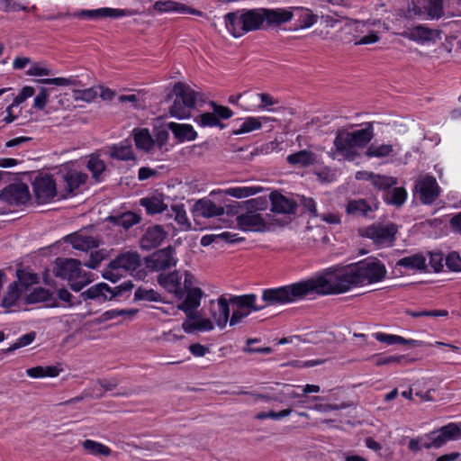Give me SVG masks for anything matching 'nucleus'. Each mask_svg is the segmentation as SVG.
Wrapping results in <instances>:
<instances>
[{"label":"nucleus","mask_w":461,"mask_h":461,"mask_svg":"<svg viewBox=\"0 0 461 461\" xmlns=\"http://www.w3.org/2000/svg\"><path fill=\"white\" fill-rule=\"evenodd\" d=\"M385 275L383 263L376 258H367L321 277L325 294H332L345 293L352 286L380 282Z\"/></svg>","instance_id":"obj_1"},{"label":"nucleus","mask_w":461,"mask_h":461,"mask_svg":"<svg viewBox=\"0 0 461 461\" xmlns=\"http://www.w3.org/2000/svg\"><path fill=\"white\" fill-rule=\"evenodd\" d=\"M321 277L311 278L290 285L263 291L261 302L265 308L268 305L293 303L309 294H325Z\"/></svg>","instance_id":"obj_2"},{"label":"nucleus","mask_w":461,"mask_h":461,"mask_svg":"<svg viewBox=\"0 0 461 461\" xmlns=\"http://www.w3.org/2000/svg\"><path fill=\"white\" fill-rule=\"evenodd\" d=\"M87 175H63L64 191H58L51 175H38L32 181L33 196L38 204L49 203L58 196L65 198L75 195L77 190L86 183Z\"/></svg>","instance_id":"obj_3"},{"label":"nucleus","mask_w":461,"mask_h":461,"mask_svg":"<svg viewBox=\"0 0 461 461\" xmlns=\"http://www.w3.org/2000/svg\"><path fill=\"white\" fill-rule=\"evenodd\" d=\"M373 138L374 128L371 122L355 131L339 129L333 140L335 152L346 160L354 161L360 157V149L366 148Z\"/></svg>","instance_id":"obj_4"},{"label":"nucleus","mask_w":461,"mask_h":461,"mask_svg":"<svg viewBox=\"0 0 461 461\" xmlns=\"http://www.w3.org/2000/svg\"><path fill=\"white\" fill-rule=\"evenodd\" d=\"M248 211L237 217V224L245 231H264L272 224L269 214L263 216L258 211L267 209V201L263 198L245 202Z\"/></svg>","instance_id":"obj_5"},{"label":"nucleus","mask_w":461,"mask_h":461,"mask_svg":"<svg viewBox=\"0 0 461 461\" xmlns=\"http://www.w3.org/2000/svg\"><path fill=\"white\" fill-rule=\"evenodd\" d=\"M141 264L140 256L136 251H125L112 260L103 271V277L113 283L117 282L126 273H132Z\"/></svg>","instance_id":"obj_6"},{"label":"nucleus","mask_w":461,"mask_h":461,"mask_svg":"<svg viewBox=\"0 0 461 461\" xmlns=\"http://www.w3.org/2000/svg\"><path fill=\"white\" fill-rule=\"evenodd\" d=\"M81 262L75 258H57L53 272L56 276L71 282L74 291H80L90 280L80 267Z\"/></svg>","instance_id":"obj_7"},{"label":"nucleus","mask_w":461,"mask_h":461,"mask_svg":"<svg viewBox=\"0 0 461 461\" xmlns=\"http://www.w3.org/2000/svg\"><path fill=\"white\" fill-rule=\"evenodd\" d=\"M173 93L176 97L169 108L170 115L180 120L190 117L191 110L195 105L196 93L182 82L175 84Z\"/></svg>","instance_id":"obj_8"},{"label":"nucleus","mask_w":461,"mask_h":461,"mask_svg":"<svg viewBox=\"0 0 461 461\" xmlns=\"http://www.w3.org/2000/svg\"><path fill=\"white\" fill-rule=\"evenodd\" d=\"M398 228L393 223L386 225L373 224L365 229L363 236L370 239L379 248L391 247L395 240Z\"/></svg>","instance_id":"obj_9"},{"label":"nucleus","mask_w":461,"mask_h":461,"mask_svg":"<svg viewBox=\"0 0 461 461\" xmlns=\"http://www.w3.org/2000/svg\"><path fill=\"white\" fill-rule=\"evenodd\" d=\"M461 438V428L456 423H449L438 430L426 434L428 442H424V448H439L447 442Z\"/></svg>","instance_id":"obj_10"},{"label":"nucleus","mask_w":461,"mask_h":461,"mask_svg":"<svg viewBox=\"0 0 461 461\" xmlns=\"http://www.w3.org/2000/svg\"><path fill=\"white\" fill-rule=\"evenodd\" d=\"M176 263V249L171 246L157 250L146 261L147 267L156 272L175 267Z\"/></svg>","instance_id":"obj_11"},{"label":"nucleus","mask_w":461,"mask_h":461,"mask_svg":"<svg viewBox=\"0 0 461 461\" xmlns=\"http://www.w3.org/2000/svg\"><path fill=\"white\" fill-rule=\"evenodd\" d=\"M0 198L11 205L25 204L31 198L29 187L23 183H14L0 193Z\"/></svg>","instance_id":"obj_12"},{"label":"nucleus","mask_w":461,"mask_h":461,"mask_svg":"<svg viewBox=\"0 0 461 461\" xmlns=\"http://www.w3.org/2000/svg\"><path fill=\"white\" fill-rule=\"evenodd\" d=\"M420 200L425 204L432 203L439 195V186L434 177L427 175L415 185Z\"/></svg>","instance_id":"obj_13"},{"label":"nucleus","mask_w":461,"mask_h":461,"mask_svg":"<svg viewBox=\"0 0 461 461\" xmlns=\"http://www.w3.org/2000/svg\"><path fill=\"white\" fill-rule=\"evenodd\" d=\"M210 313L219 329L221 330L225 328L230 317V308L227 299L221 296L217 302L211 301Z\"/></svg>","instance_id":"obj_14"},{"label":"nucleus","mask_w":461,"mask_h":461,"mask_svg":"<svg viewBox=\"0 0 461 461\" xmlns=\"http://www.w3.org/2000/svg\"><path fill=\"white\" fill-rule=\"evenodd\" d=\"M65 240L70 243L74 249L81 251H88L89 249L97 248L101 243L98 238L87 235L84 232L69 234L65 238Z\"/></svg>","instance_id":"obj_15"},{"label":"nucleus","mask_w":461,"mask_h":461,"mask_svg":"<svg viewBox=\"0 0 461 461\" xmlns=\"http://www.w3.org/2000/svg\"><path fill=\"white\" fill-rule=\"evenodd\" d=\"M166 235V231L159 225L149 227L140 239V246L146 250L157 248L165 240Z\"/></svg>","instance_id":"obj_16"},{"label":"nucleus","mask_w":461,"mask_h":461,"mask_svg":"<svg viewBox=\"0 0 461 461\" xmlns=\"http://www.w3.org/2000/svg\"><path fill=\"white\" fill-rule=\"evenodd\" d=\"M193 213L195 217L211 218L222 215L224 208L209 199H200L194 204Z\"/></svg>","instance_id":"obj_17"},{"label":"nucleus","mask_w":461,"mask_h":461,"mask_svg":"<svg viewBox=\"0 0 461 461\" xmlns=\"http://www.w3.org/2000/svg\"><path fill=\"white\" fill-rule=\"evenodd\" d=\"M158 282L167 292L174 294L176 297L183 298L184 289L181 286V276L177 271L169 274H160L158 276Z\"/></svg>","instance_id":"obj_18"},{"label":"nucleus","mask_w":461,"mask_h":461,"mask_svg":"<svg viewBox=\"0 0 461 461\" xmlns=\"http://www.w3.org/2000/svg\"><path fill=\"white\" fill-rule=\"evenodd\" d=\"M245 32L259 30L265 22L264 8L241 10Z\"/></svg>","instance_id":"obj_19"},{"label":"nucleus","mask_w":461,"mask_h":461,"mask_svg":"<svg viewBox=\"0 0 461 461\" xmlns=\"http://www.w3.org/2000/svg\"><path fill=\"white\" fill-rule=\"evenodd\" d=\"M153 8L159 13L177 12V13H181V14H189L198 15V16L203 15V14L199 10H196V9H194L191 6H188L185 4L178 3L176 1H172V0L157 1V2H155Z\"/></svg>","instance_id":"obj_20"},{"label":"nucleus","mask_w":461,"mask_h":461,"mask_svg":"<svg viewBox=\"0 0 461 461\" xmlns=\"http://www.w3.org/2000/svg\"><path fill=\"white\" fill-rule=\"evenodd\" d=\"M265 22L268 26H278L290 22L294 17V7L288 9L264 8Z\"/></svg>","instance_id":"obj_21"},{"label":"nucleus","mask_w":461,"mask_h":461,"mask_svg":"<svg viewBox=\"0 0 461 461\" xmlns=\"http://www.w3.org/2000/svg\"><path fill=\"white\" fill-rule=\"evenodd\" d=\"M286 160L292 166L307 167L318 164L320 162V156L311 150L303 149L288 155Z\"/></svg>","instance_id":"obj_22"},{"label":"nucleus","mask_w":461,"mask_h":461,"mask_svg":"<svg viewBox=\"0 0 461 461\" xmlns=\"http://www.w3.org/2000/svg\"><path fill=\"white\" fill-rule=\"evenodd\" d=\"M203 291L200 288L194 287L186 291L185 300L178 304L177 308L183 311L186 317L191 319L194 311L200 306L201 298L203 297Z\"/></svg>","instance_id":"obj_23"},{"label":"nucleus","mask_w":461,"mask_h":461,"mask_svg":"<svg viewBox=\"0 0 461 461\" xmlns=\"http://www.w3.org/2000/svg\"><path fill=\"white\" fill-rule=\"evenodd\" d=\"M127 12L123 9L103 7L95 10H82L73 15L78 18L88 17L91 19H99L105 17L118 18L125 16Z\"/></svg>","instance_id":"obj_24"},{"label":"nucleus","mask_w":461,"mask_h":461,"mask_svg":"<svg viewBox=\"0 0 461 461\" xmlns=\"http://www.w3.org/2000/svg\"><path fill=\"white\" fill-rule=\"evenodd\" d=\"M230 302L235 304L237 308L244 311L247 310L249 313L265 308L262 302H258V297L253 294L232 296Z\"/></svg>","instance_id":"obj_25"},{"label":"nucleus","mask_w":461,"mask_h":461,"mask_svg":"<svg viewBox=\"0 0 461 461\" xmlns=\"http://www.w3.org/2000/svg\"><path fill=\"white\" fill-rule=\"evenodd\" d=\"M23 294V287H20L19 282H12L8 285L0 301V306L8 312L10 308L15 306Z\"/></svg>","instance_id":"obj_26"},{"label":"nucleus","mask_w":461,"mask_h":461,"mask_svg":"<svg viewBox=\"0 0 461 461\" xmlns=\"http://www.w3.org/2000/svg\"><path fill=\"white\" fill-rule=\"evenodd\" d=\"M82 297L86 299H97L104 302L114 298V294L112 293V288L105 283H99L81 294Z\"/></svg>","instance_id":"obj_27"},{"label":"nucleus","mask_w":461,"mask_h":461,"mask_svg":"<svg viewBox=\"0 0 461 461\" xmlns=\"http://www.w3.org/2000/svg\"><path fill=\"white\" fill-rule=\"evenodd\" d=\"M270 200L272 211L275 212L289 214L295 211L296 203L277 192L270 194Z\"/></svg>","instance_id":"obj_28"},{"label":"nucleus","mask_w":461,"mask_h":461,"mask_svg":"<svg viewBox=\"0 0 461 461\" xmlns=\"http://www.w3.org/2000/svg\"><path fill=\"white\" fill-rule=\"evenodd\" d=\"M242 13L241 11H236L227 14L224 16L225 26L227 30L235 38L240 37L245 34V29L243 26Z\"/></svg>","instance_id":"obj_29"},{"label":"nucleus","mask_w":461,"mask_h":461,"mask_svg":"<svg viewBox=\"0 0 461 461\" xmlns=\"http://www.w3.org/2000/svg\"><path fill=\"white\" fill-rule=\"evenodd\" d=\"M106 221L112 222L113 225L121 226L124 230H129L140 221V216L133 212L128 211L118 215L108 216Z\"/></svg>","instance_id":"obj_30"},{"label":"nucleus","mask_w":461,"mask_h":461,"mask_svg":"<svg viewBox=\"0 0 461 461\" xmlns=\"http://www.w3.org/2000/svg\"><path fill=\"white\" fill-rule=\"evenodd\" d=\"M182 329L186 333H192L195 330L207 331L213 329V324L209 319H198L194 313L191 319L186 317V320L182 323Z\"/></svg>","instance_id":"obj_31"},{"label":"nucleus","mask_w":461,"mask_h":461,"mask_svg":"<svg viewBox=\"0 0 461 461\" xmlns=\"http://www.w3.org/2000/svg\"><path fill=\"white\" fill-rule=\"evenodd\" d=\"M297 16L296 30H303L310 28L318 21V15L313 14L311 10L303 7H294V14Z\"/></svg>","instance_id":"obj_32"},{"label":"nucleus","mask_w":461,"mask_h":461,"mask_svg":"<svg viewBox=\"0 0 461 461\" xmlns=\"http://www.w3.org/2000/svg\"><path fill=\"white\" fill-rule=\"evenodd\" d=\"M168 129L173 132L179 141L194 140L197 133L190 124H180L176 122H169Z\"/></svg>","instance_id":"obj_33"},{"label":"nucleus","mask_w":461,"mask_h":461,"mask_svg":"<svg viewBox=\"0 0 461 461\" xmlns=\"http://www.w3.org/2000/svg\"><path fill=\"white\" fill-rule=\"evenodd\" d=\"M402 267L410 270H426V258L421 254H413L409 257L402 258L396 262V267Z\"/></svg>","instance_id":"obj_34"},{"label":"nucleus","mask_w":461,"mask_h":461,"mask_svg":"<svg viewBox=\"0 0 461 461\" xmlns=\"http://www.w3.org/2000/svg\"><path fill=\"white\" fill-rule=\"evenodd\" d=\"M368 158H384L386 157H394L398 155L391 144H371L365 152Z\"/></svg>","instance_id":"obj_35"},{"label":"nucleus","mask_w":461,"mask_h":461,"mask_svg":"<svg viewBox=\"0 0 461 461\" xmlns=\"http://www.w3.org/2000/svg\"><path fill=\"white\" fill-rule=\"evenodd\" d=\"M274 121L269 117H248L240 125V128L233 131V134L240 135L249 133L256 130H259L262 127V122Z\"/></svg>","instance_id":"obj_36"},{"label":"nucleus","mask_w":461,"mask_h":461,"mask_svg":"<svg viewBox=\"0 0 461 461\" xmlns=\"http://www.w3.org/2000/svg\"><path fill=\"white\" fill-rule=\"evenodd\" d=\"M108 155L110 158L118 160H135L132 148L130 144H117L109 148Z\"/></svg>","instance_id":"obj_37"},{"label":"nucleus","mask_w":461,"mask_h":461,"mask_svg":"<svg viewBox=\"0 0 461 461\" xmlns=\"http://www.w3.org/2000/svg\"><path fill=\"white\" fill-rule=\"evenodd\" d=\"M263 191V187L260 185H245V186H235L230 187L224 191L228 195L236 198H246L254 194H257Z\"/></svg>","instance_id":"obj_38"},{"label":"nucleus","mask_w":461,"mask_h":461,"mask_svg":"<svg viewBox=\"0 0 461 461\" xmlns=\"http://www.w3.org/2000/svg\"><path fill=\"white\" fill-rule=\"evenodd\" d=\"M133 139L137 148L140 149L149 150L155 145L148 129L134 130Z\"/></svg>","instance_id":"obj_39"},{"label":"nucleus","mask_w":461,"mask_h":461,"mask_svg":"<svg viewBox=\"0 0 461 461\" xmlns=\"http://www.w3.org/2000/svg\"><path fill=\"white\" fill-rule=\"evenodd\" d=\"M434 32V31L429 30L427 27L419 25L409 32H402V35L412 41H427L433 39Z\"/></svg>","instance_id":"obj_40"},{"label":"nucleus","mask_w":461,"mask_h":461,"mask_svg":"<svg viewBox=\"0 0 461 461\" xmlns=\"http://www.w3.org/2000/svg\"><path fill=\"white\" fill-rule=\"evenodd\" d=\"M61 369L54 366H34L28 368L26 374L32 378L56 377L59 375Z\"/></svg>","instance_id":"obj_41"},{"label":"nucleus","mask_w":461,"mask_h":461,"mask_svg":"<svg viewBox=\"0 0 461 461\" xmlns=\"http://www.w3.org/2000/svg\"><path fill=\"white\" fill-rule=\"evenodd\" d=\"M217 240H223L228 243H234L242 240V239L237 237V234H233L229 231H224L217 234H210L203 236L201 239V245L206 247Z\"/></svg>","instance_id":"obj_42"},{"label":"nucleus","mask_w":461,"mask_h":461,"mask_svg":"<svg viewBox=\"0 0 461 461\" xmlns=\"http://www.w3.org/2000/svg\"><path fill=\"white\" fill-rule=\"evenodd\" d=\"M83 448L91 455L94 456H108L111 455L112 450L107 446L92 440V439H86L82 443Z\"/></svg>","instance_id":"obj_43"},{"label":"nucleus","mask_w":461,"mask_h":461,"mask_svg":"<svg viewBox=\"0 0 461 461\" xmlns=\"http://www.w3.org/2000/svg\"><path fill=\"white\" fill-rule=\"evenodd\" d=\"M346 211L348 214L354 216H368V212L372 211L371 207L363 199L349 201Z\"/></svg>","instance_id":"obj_44"},{"label":"nucleus","mask_w":461,"mask_h":461,"mask_svg":"<svg viewBox=\"0 0 461 461\" xmlns=\"http://www.w3.org/2000/svg\"><path fill=\"white\" fill-rule=\"evenodd\" d=\"M170 217H173L174 220L177 222V224L183 230H189L191 228V224L188 221L186 212L184 209L183 204H174L171 206L170 213H167Z\"/></svg>","instance_id":"obj_45"},{"label":"nucleus","mask_w":461,"mask_h":461,"mask_svg":"<svg viewBox=\"0 0 461 461\" xmlns=\"http://www.w3.org/2000/svg\"><path fill=\"white\" fill-rule=\"evenodd\" d=\"M365 179L370 181L376 188L386 190L396 184L393 177L387 175H362Z\"/></svg>","instance_id":"obj_46"},{"label":"nucleus","mask_w":461,"mask_h":461,"mask_svg":"<svg viewBox=\"0 0 461 461\" xmlns=\"http://www.w3.org/2000/svg\"><path fill=\"white\" fill-rule=\"evenodd\" d=\"M140 203L149 214L160 213L167 210V205L158 197L142 198Z\"/></svg>","instance_id":"obj_47"},{"label":"nucleus","mask_w":461,"mask_h":461,"mask_svg":"<svg viewBox=\"0 0 461 461\" xmlns=\"http://www.w3.org/2000/svg\"><path fill=\"white\" fill-rule=\"evenodd\" d=\"M424 13L432 19L443 16V0H424Z\"/></svg>","instance_id":"obj_48"},{"label":"nucleus","mask_w":461,"mask_h":461,"mask_svg":"<svg viewBox=\"0 0 461 461\" xmlns=\"http://www.w3.org/2000/svg\"><path fill=\"white\" fill-rule=\"evenodd\" d=\"M194 121L202 127H220L221 129L224 127V124L221 122L213 112L201 113Z\"/></svg>","instance_id":"obj_49"},{"label":"nucleus","mask_w":461,"mask_h":461,"mask_svg":"<svg viewBox=\"0 0 461 461\" xmlns=\"http://www.w3.org/2000/svg\"><path fill=\"white\" fill-rule=\"evenodd\" d=\"M99 90L100 86H93L84 90H74L73 98L75 101L90 103L98 96Z\"/></svg>","instance_id":"obj_50"},{"label":"nucleus","mask_w":461,"mask_h":461,"mask_svg":"<svg viewBox=\"0 0 461 461\" xmlns=\"http://www.w3.org/2000/svg\"><path fill=\"white\" fill-rule=\"evenodd\" d=\"M413 360L407 358L405 356H388V357H375V366H380L384 365H404L412 363Z\"/></svg>","instance_id":"obj_51"},{"label":"nucleus","mask_w":461,"mask_h":461,"mask_svg":"<svg viewBox=\"0 0 461 461\" xmlns=\"http://www.w3.org/2000/svg\"><path fill=\"white\" fill-rule=\"evenodd\" d=\"M35 338H36V332L31 331L29 333H26V334L21 336L16 340V342H14L9 348H7L6 349H4L3 352H5V353H12V352H14V350H16V349H18L20 348L26 347V346L32 344L34 341Z\"/></svg>","instance_id":"obj_52"},{"label":"nucleus","mask_w":461,"mask_h":461,"mask_svg":"<svg viewBox=\"0 0 461 461\" xmlns=\"http://www.w3.org/2000/svg\"><path fill=\"white\" fill-rule=\"evenodd\" d=\"M407 193L403 187H395L387 194L386 201L393 205L401 206L406 200Z\"/></svg>","instance_id":"obj_53"},{"label":"nucleus","mask_w":461,"mask_h":461,"mask_svg":"<svg viewBox=\"0 0 461 461\" xmlns=\"http://www.w3.org/2000/svg\"><path fill=\"white\" fill-rule=\"evenodd\" d=\"M110 256V252L104 249L92 252L89 259L85 262V266L88 268L95 269L99 264Z\"/></svg>","instance_id":"obj_54"},{"label":"nucleus","mask_w":461,"mask_h":461,"mask_svg":"<svg viewBox=\"0 0 461 461\" xmlns=\"http://www.w3.org/2000/svg\"><path fill=\"white\" fill-rule=\"evenodd\" d=\"M86 167L91 173H103L106 169L105 163L100 158L98 153H93L89 156Z\"/></svg>","instance_id":"obj_55"},{"label":"nucleus","mask_w":461,"mask_h":461,"mask_svg":"<svg viewBox=\"0 0 461 461\" xmlns=\"http://www.w3.org/2000/svg\"><path fill=\"white\" fill-rule=\"evenodd\" d=\"M17 280L14 282L20 283V287H23V292L31 285L37 283L38 277L35 274L26 272L19 269L16 272Z\"/></svg>","instance_id":"obj_56"},{"label":"nucleus","mask_w":461,"mask_h":461,"mask_svg":"<svg viewBox=\"0 0 461 461\" xmlns=\"http://www.w3.org/2000/svg\"><path fill=\"white\" fill-rule=\"evenodd\" d=\"M135 300H143L148 302L160 301V295L152 289L138 288L134 293Z\"/></svg>","instance_id":"obj_57"},{"label":"nucleus","mask_w":461,"mask_h":461,"mask_svg":"<svg viewBox=\"0 0 461 461\" xmlns=\"http://www.w3.org/2000/svg\"><path fill=\"white\" fill-rule=\"evenodd\" d=\"M51 294L49 290L41 287L35 288L28 297L30 303L46 302L50 298Z\"/></svg>","instance_id":"obj_58"},{"label":"nucleus","mask_w":461,"mask_h":461,"mask_svg":"<svg viewBox=\"0 0 461 461\" xmlns=\"http://www.w3.org/2000/svg\"><path fill=\"white\" fill-rule=\"evenodd\" d=\"M242 103L240 104L241 108L247 111H251L255 107V103L258 98V94H253L249 91H244L241 93Z\"/></svg>","instance_id":"obj_59"},{"label":"nucleus","mask_w":461,"mask_h":461,"mask_svg":"<svg viewBox=\"0 0 461 461\" xmlns=\"http://www.w3.org/2000/svg\"><path fill=\"white\" fill-rule=\"evenodd\" d=\"M292 409L288 408V409H285V410H282L278 412H276V411H270L268 412H259L258 413L256 416H255V419L257 420H265V419H267V418H271L273 420H280L284 417H287L288 415H290L292 413Z\"/></svg>","instance_id":"obj_60"},{"label":"nucleus","mask_w":461,"mask_h":461,"mask_svg":"<svg viewBox=\"0 0 461 461\" xmlns=\"http://www.w3.org/2000/svg\"><path fill=\"white\" fill-rule=\"evenodd\" d=\"M374 336L379 342L385 343L387 345L399 344V342L404 341V338L398 335L376 332Z\"/></svg>","instance_id":"obj_61"},{"label":"nucleus","mask_w":461,"mask_h":461,"mask_svg":"<svg viewBox=\"0 0 461 461\" xmlns=\"http://www.w3.org/2000/svg\"><path fill=\"white\" fill-rule=\"evenodd\" d=\"M210 105L212 108L213 113H215V116H217L219 120H227L233 114L232 111L229 107L217 104L213 101L210 102Z\"/></svg>","instance_id":"obj_62"},{"label":"nucleus","mask_w":461,"mask_h":461,"mask_svg":"<svg viewBox=\"0 0 461 461\" xmlns=\"http://www.w3.org/2000/svg\"><path fill=\"white\" fill-rule=\"evenodd\" d=\"M137 310L131 309V310H111L105 312L103 316L104 319L108 321L111 319H113L118 316H127L129 318L133 317L137 313Z\"/></svg>","instance_id":"obj_63"},{"label":"nucleus","mask_w":461,"mask_h":461,"mask_svg":"<svg viewBox=\"0 0 461 461\" xmlns=\"http://www.w3.org/2000/svg\"><path fill=\"white\" fill-rule=\"evenodd\" d=\"M446 265L450 270L460 271L461 270V258L456 253L452 252L446 258Z\"/></svg>","instance_id":"obj_64"}]
</instances>
